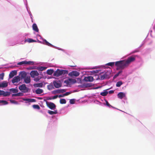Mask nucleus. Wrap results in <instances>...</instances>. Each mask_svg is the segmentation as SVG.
Instances as JSON below:
<instances>
[{"label":"nucleus","instance_id":"nucleus-1","mask_svg":"<svg viewBox=\"0 0 155 155\" xmlns=\"http://www.w3.org/2000/svg\"><path fill=\"white\" fill-rule=\"evenodd\" d=\"M115 65L116 66L122 69L128 66L125 60L117 61L115 62Z\"/></svg>","mask_w":155,"mask_h":155},{"label":"nucleus","instance_id":"nucleus-2","mask_svg":"<svg viewBox=\"0 0 155 155\" xmlns=\"http://www.w3.org/2000/svg\"><path fill=\"white\" fill-rule=\"evenodd\" d=\"M68 73V71L66 70H59L58 69L54 73L55 76L57 77L59 76L62 74H67Z\"/></svg>","mask_w":155,"mask_h":155},{"label":"nucleus","instance_id":"nucleus-3","mask_svg":"<svg viewBox=\"0 0 155 155\" xmlns=\"http://www.w3.org/2000/svg\"><path fill=\"white\" fill-rule=\"evenodd\" d=\"M19 89L22 92L25 93L28 91L29 88L26 87L25 84H22L18 87Z\"/></svg>","mask_w":155,"mask_h":155},{"label":"nucleus","instance_id":"nucleus-4","mask_svg":"<svg viewBox=\"0 0 155 155\" xmlns=\"http://www.w3.org/2000/svg\"><path fill=\"white\" fill-rule=\"evenodd\" d=\"M46 103L47 106L51 109L53 110L55 108L56 105L54 103L47 101Z\"/></svg>","mask_w":155,"mask_h":155},{"label":"nucleus","instance_id":"nucleus-5","mask_svg":"<svg viewBox=\"0 0 155 155\" xmlns=\"http://www.w3.org/2000/svg\"><path fill=\"white\" fill-rule=\"evenodd\" d=\"M135 60V58L134 57H130L128 58L127 59L125 60L126 63L128 66L132 62L134 61Z\"/></svg>","mask_w":155,"mask_h":155},{"label":"nucleus","instance_id":"nucleus-6","mask_svg":"<svg viewBox=\"0 0 155 155\" xmlns=\"http://www.w3.org/2000/svg\"><path fill=\"white\" fill-rule=\"evenodd\" d=\"M53 84L54 87L56 88H58L61 86V84L60 81H54L53 82Z\"/></svg>","mask_w":155,"mask_h":155},{"label":"nucleus","instance_id":"nucleus-7","mask_svg":"<svg viewBox=\"0 0 155 155\" xmlns=\"http://www.w3.org/2000/svg\"><path fill=\"white\" fill-rule=\"evenodd\" d=\"M79 73L76 71H73L69 73L68 75L73 77V76L77 77L79 75Z\"/></svg>","mask_w":155,"mask_h":155},{"label":"nucleus","instance_id":"nucleus-8","mask_svg":"<svg viewBox=\"0 0 155 155\" xmlns=\"http://www.w3.org/2000/svg\"><path fill=\"white\" fill-rule=\"evenodd\" d=\"M31 77L32 78H34L35 76H38L39 74L37 71H32L30 73Z\"/></svg>","mask_w":155,"mask_h":155},{"label":"nucleus","instance_id":"nucleus-9","mask_svg":"<svg viewBox=\"0 0 155 155\" xmlns=\"http://www.w3.org/2000/svg\"><path fill=\"white\" fill-rule=\"evenodd\" d=\"M84 80L87 82H92L94 80V79L93 77L89 76L85 77L84 78Z\"/></svg>","mask_w":155,"mask_h":155},{"label":"nucleus","instance_id":"nucleus-10","mask_svg":"<svg viewBox=\"0 0 155 155\" xmlns=\"http://www.w3.org/2000/svg\"><path fill=\"white\" fill-rule=\"evenodd\" d=\"M20 81V78L19 76H17L14 77L12 80V82L14 83L16 82H18Z\"/></svg>","mask_w":155,"mask_h":155},{"label":"nucleus","instance_id":"nucleus-11","mask_svg":"<svg viewBox=\"0 0 155 155\" xmlns=\"http://www.w3.org/2000/svg\"><path fill=\"white\" fill-rule=\"evenodd\" d=\"M8 83L6 81H4L0 83V87H7Z\"/></svg>","mask_w":155,"mask_h":155},{"label":"nucleus","instance_id":"nucleus-12","mask_svg":"<svg viewBox=\"0 0 155 155\" xmlns=\"http://www.w3.org/2000/svg\"><path fill=\"white\" fill-rule=\"evenodd\" d=\"M23 100L24 101H27L28 102H35L36 100L34 99L31 98H24L23 99Z\"/></svg>","mask_w":155,"mask_h":155},{"label":"nucleus","instance_id":"nucleus-13","mask_svg":"<svg viewBox=\"0 0 155 155\" xmlns=\"http://www.w3.org/2000/svg\"><path fill=\"white\" fill-rule=\"evenodd\" d=\"M17 74V71H16L14 70L12 71L9 74V77L10 78H12L15 75Z\"/></svg>","mask_w":155,"mask_h":155},{"label":"nucleus","instance_id":"nucleus-14","mask_svg":"<svg viewBox=\"0 0 155 155\" xmlns=\"http://www.w3.org/2000/svg\"><path fill=\"white\" fill-rule=\"evenodd\" d=\"M125 96V94L122 92H120L117 94V97L118 98L122 99Z\"/></svg>","mask_w":155,"mask_h":155},{"label":"nucleus","instance_id":"nucleus-15","mask_svg":"<svg viewBox=\"0 0 155 155\" xmlns=\"http://www.w3.org/2000/svg\"><path fill=\"white\" fill-rule=\"evenodd\" d=\"M24 81L26 84H28L31 82L30 77L27 76L24 79Z\"/></svg>","mask_w":155,"mask_h":155},{"label":"nucleus","instance_id":"nucleus-16","mask_svg":"<svg viewBox=\"0 0 155 155\" xmlns=\"http://www.w3.org/2000/svg\"><path fill=\"white\" fill-rule=\"evenodd\" d=\"M108 76L107 73H105L104 74L101 75L100 79L101 80H104L107 78Z\"/></svg>","mask_w":155,"mask_h":155},{"label":"nucleus","instance_id":"nucleus-17","mask_svg":"<svg viewBox=\"0 0 155 155\" xmlns=\"http://www.w3.org/2000/svg\"><path fill=\"white\" fill-rule=\"evenodd\" d=\"M27 74L26 72L25 71L21 72L20 73V77L21 79L25 78L26 77Z\"/></svg>","mask_w":155,"mask_h":155},{"label":"nucleus","instance_id":"nucleus-18","mask_svg":"<svg viewBox=\"0 0 155 155\" xmlns=\"http://www.w3.org/2000/svg\"><path fill=\"white\" fill-rule=\"evenodd\" d=\"M32 28L34 30L37 32H38L39 31V29L38 28V27L36 24H34L32 25Z\"/></svg>","mask_w":155,"mask_h":155},{"label":"nucleus","instance_id":"nucleus-19","mask_svg":"<svg viewBox=\"0 0 155 155\" xmlns=\"http://www.w3.org/2000/svg\"><path fill=\"white\" fill-rule=\"evenodd\" d=\"M10 93L9 92L5 91H2V95L4 97H6L9 96L10 95Z\"/></svg>","mask_w":155,"mask_h":155},{"label":"nucleus","instance_id":"nucleus-20","mask_svg":"<svg viewBox=\"0 0 155 155\" xmlns=\"http://www.w3.org/2000/svg\"><path fill=\"white\" fill-rule=\"evenodd\" d=\"M23 94L22 93L19 92L16 94H13L12 95V97L21 96H23Z\"/></svg>","mask_w":155,"mask_h":155},{"label":"nucleus","instance_id":"nucleus-21","mask_svg":"<svg viewBox=\"0 0 155 155\" xmlns=\"http://www.w3.org/2000/svg\"><path fill=\"white\" fill-rule=\"evenodd\" d=\"M43 92V90L39 88L35 90V93L37 94H40L42 93Z\"/></svg>","mask_w":155,"mask_h":155},{"label":"nucleus","instance_id":"nucleus-22","mask_svg":"<svg viewBox=\"0 0 155 155\" xmlns=\"http://www.w3.org/2000/svg\"><path fill=\"white\" fill-rule=\"evenodd\" d=\"M46 69V67H45L40 66L37 67L36 68L38 71H42L45 70Z\"/></svg>","mask_w":155,"mask_h":155},{"label":"nucleus","instance_id":"nucleus-23","mask_svg":"<svg viewBox=\"0 0 155 155\" xmlns=\"http://www.w3.org/2000/svg\"><path fill=\"white\" fill-rule=\"evenodd\" d=\"M33 85L35 87H42L43 86V84L42 83H39L34 84Z\"/></svg>","mask_w":155,"mask_h":155},{"label":"nucleus","instance_id":"nucleus-24","mask_svg":"<svg viewBox=\"0 0 155 155\" xmlns=\"http://www.w3.org/2000/svg\"><path fill=\"white\" fill-rule=\"evenodd\" d=\"M9 91L13 93H17L18 92L17 89L15 88H11L9 89Z\"/></svg>","mask_w":155,"mask_h":155},{"label":"nucleus","instance_id":"nucleus-25","mask_svg":"<svg viewBox=\"0 0 155 155\" xmlns=\"http://www.w3.org/2000/svg\"><path fill=\"white\" fill-rule=\"evenodd\" d=\"M48 113L51 115L56 114L57 113V110H55V111H52L50 110H49L48 111Z\"/></svg>","mask_w":155,"mask_h":155},{"label":"nucleus","instance_id":"nucleus-26","mask_svg":"<svg viewBox=\"0 0 155 155\" xmlns=\"http://www.w3.org/2000/svg\"><path fill=\"white\" fill-rule=\"evenodd\" d=\"M44 41V42L45 43H44V44L45 45H48L49 46H50V47H53V45H52L50 43L47 41L45 39Z\"/></svg>","mask_w":155,"mask_h":155},{"label":"nucleus","instance_id":"nucleus-27","mask_svg":"<svg viewBox=\"0 0 155 155\" xmlns=\"http://www.w3.org/2000/svg\"><path fill=\"white\" fill-rule=\"evenodd\" d=\"M52 93L53 94H60V89H57L55 90H54L52 91Z\"/></svg>","mask_w":155,"mask_h":155},{"label":"nucleus","instance_id":"nucleus-28","mask_svg":"<svg viewBox=\"0 0 155 155\" xmlns=\"http://www.w3.org/2000/svg\"><path fill=\"white\" fill-rule=\"evenodd\" d=\"M60 102L61 104H65L66 101L64 99H61L60 100Z\"/></svg>","mask_w":155,"mask_h":155},{"label":"nucleus","instance_id":"nucleus-29","mask_svg":"<svg viewBox=\"0 0 155 155\" xmlns=\"http://www.w3.org/2000/svg\"><path fill=\"white\" fill-rule=\"evenodd\" d=\"M122 84L123 82L122 81H119L117 83L116 86L117 87H120Z\"/></svg>","mask_w":155,"mask_h":155},{"label":"nucleus","instance_id":"nucleus-30","mask_svg":"<svg viewBox=\"0 0 155 155\" xmlns=\"http://www.w3.org/2000/svg\"><path fill=\"white\" fill-rule=\"evenodd\" d=\"M53 71L52 70L50 69L48 70L47 71V74L49 75H51L53 72Z\"/></svg>","mask_w":155,"mask_h":155},{"label":"nucleus","instance_id":"nucleus-31","mask_svg":"<svg viewBox=\"0 0 155 155\" xmlns=\"http://www.w3.org/2000/svg\"><path fill=\"white\" fill-rule=\"evenodd\" d=\"M108 92L107 91H105L103 92H101L100 93V94L103 96H106L108 94Z\"/></svg>","mask_w":155,"mask_h":155},{"label":"nucleus","instance_id":"nucleus-32","mask_svg":"<svg viewBox=\"0 0 155 155\" xmlns=\"http://www.w3.org/2000/svg\"><path fill=\"white\" fill-rule=\"evenodd\" d=\"M26 61H23L19 62L17 64L19 65H21L23 64H26Z\"/></svg>","mask_w":155,"mask_h":155},{"label":"nucleus","instance_id":"nucleus-33","mask_svg":"<svg viewBox=\"0 0 155 155\" xmlns=\"http://www.w3.org/2000/svg\"><path fill=\"white\" fill-rule=\"evenodd\" d=\"M114 64V62H109L106 64V65H108L111 67L113 66Z\"/></svg>","mask_w":155,"mask_h":155},{"label":"nucleus","instance_id":"nucleus-34","mask_svg":"<svg viewBox=\"0 0 155 155\" xmlns=\"http://www.w3.org/2000/svg\"><path fill=\"white\" fill-rule=\"evenodd\" d=\"M0 103H3L4 105L7 104H8V102L6 101L0 100Z\"/></svg>","mask_w":155,"mask_h":155},{"label":"nucleus","instance_id":"nucleus-35","mask_svg":"<svg viewBox=\"0 0 155 155\" xmlns=\"http://www.w3.org/2000/svg\"><path fill=\"white\" fill-rule=\"evenodd\" d=\"M26 64H31L32 65H33L34 64V62L31 61H26Z\"/></svg>","mask_w":155,"mask_h":155},{"label":"nucleus","instance_id":"nucleus-36","mask_svg":"<svg viewBox=\"0 0 155 155\" xmlns=\"http://www.w3.org/2000/svg\"><path fill=\"white\" fill-rule=\"evenodd\" d=\"M122 71H119V72H118L114 76V78H116L117 77H118L119 76V75L120 74L122 73Z\"/></svg>","mask_w":155,"mask_h":155},{"label":"nucleus","instance_id":"nucleus-37","mask_svg":"<svg viewBox=\"0 0 155 155\" xmlns=\"http://www.w3.org/2000/svg\"><path fill=\"white\" fill-rule=\"evenodd\" d=\"M33 107L34 108L37 109H40V107L38 105H34L33 106Z\"/></svg>","mask_w":155,"mask_h":155},{"label":"nucleus","instance_id":"nucleus-38","mask_svg":"<svg viewBox=\"0 0 155 155\" xmlns=\"http://www.w3.org/2000/svg\"><path fill=\"white\" fill-rule=\"evenodd\" d=\"M4 75V73H2L0 74V80H3V79Z\"/></svg>","mask_w":155,"mask_h":155},{"label":"nucleus","instance_id":"nucleus-39","mask_svg":"<svg viewBox=\"0 0 155 155\" xmlns=\"http://www.w3.org/2000/svg\"><path fill=\"white\" fill-rule=\"evenodd\" d=\"M28 41L29 43L35 42V41L31 38H28L27 40Z\"/></svg>","mask_w":155,"mask_h":155},{"label":"nucleus","instance_id":"nucleus-40","mask_svg":"<svg viewBox=\"0 0 155 155\" xmlns=\"http://www.w3.org/2000/svg\"><path fill=\"white\" fill-rule=\"evenodd\" d=\"M41 77H38L37 78H35L34 79V81H35L37 82L40 79H41Z\"/></svg>","mask_w":155,"mask_h":155},{"label":"nucleus","instance_id":"nucleus-41","mask_svg":"<svg viewBox=\"0 0 155 155\" xmlns=\"http://www.w3.org/2000/svg\"><path fill=\"white\" fill-rule=\"evenodd\" d=\"M10 102L14 104H18V103L17 101L14 100H10Z\"/></svg>","mask_w":155,"mask_h":155},{"label":"nucleus","instance_id":"nucleus-42","mask_svg":"<svg viewBox=\"0 0 155 155\" xmlns=\"http://www.w3.org/2000/svg\"><path fill=\"white\" fill-rule=\"evenodd\" d=\"M70 103L71 104H74L75 103V100L74 99H71L70 100Z\"/></svg>","mask_w":155,"mask_h":155},{"label":"nucleus","instance_id":"nucleus-43","mask_svg":"<svg viewBox=\"0 0 155 155\" xmlns=\"http://www.w3.org/2000/svg\"><path fill=\"white\" fill-rule=\"evenodd\" d=\"M48 89L49 90H51L53 88V86L52 85H49L48 86Z\"/></svg>","mask_w":155,"mask_h":155},{"label":"nucleus","instance_id":"nucleus-44","mask_svg":"<svg viewBox=\"0 0 155 155\" xmlns=\"http://www.w3.org/2000/svg\"><path fill=\"white\" fill-rule=\"evenodd\" d=\"M71 93V92H68L65 93V94H63V96H65L68 95Z\"/></svg>","mask_w":155,"mask_h":155},{"label":"nucleus","instance_id":"nucleus-45","mask_svg":"<svg viewBox=\"0 0 155 155\" xmlns=\"http://www.w3.org/2000/svg\"><path fill=\"white\" fill-rule=\"evenodd\" d=\"M60 93H63L66 91V90L65 89H60Z\"/></svg>","mask_w":155,"mask_h":155},{"label":"nucleus","instance_id":"nucleus-46","mask_svg":"<svg viewBox=\"0 0 155 155\" xmlns=\"http://www.w3.org/2000/svg\"><path fill=\"white\" fill-rule=\"evenodd\" d=\"M58 97V95H56L54 96L52 98V99H54L57 98Z\"/></svg>","mask_w":155,"mask_h":155},{"label":"nucleus","instance_id":"nucleus-47","mask_svg":"<svg viewBox=\"0 0 155 155\" xmlns=\"http://www.w3.org/2000/svg\"><path fill=\"white\" fill-rule=\"evenodd\" d=\"M106 105L107 106H108L109 107L111 106L110 104L107 101H106Z\"/></svg>","mask_w":155,"mask_h":155},{"label":"nucleus","instance_id":"nucleus-48","mask_svg":"<svg viewBox=\"0 0 155 155\" xmlns=\"http://www.w3.org/2000/svg\"><path fill=\"white\" fill-rule=\"evenodd\" d=\"M139 51V50L138 49L135 50L134 51L132 52V53H134L135 52H138Z\"/></svg>","mask_w":155,"mask_h":155},{"label":"nucleus","instance_id":"nucleus-49","mask_svg":"<svg viewBox=\"0 0 155 155\" xmlns=\"http://www.w3.org/2000/svg\"><path fill=\"white\" fill-rule=\"evenodd\" d=\"M69 66L72 67H74L76 66V65H75L74 64H70Z\"/></svg>","mask_w":155,"mask_h":155},{"label":"nucleus","instance_id":"nucleus-50","mask_svg":"<svg viewBox=\"0 0 155 155\" xmlns=\"http://www.w3.org/2000/svg\"><path fill=\"white\" fill-rule=\"evenodd\" d=\"M109 94H112L114 93V91L113 90H110L109 91Z\"/></svg>","mask_w":155,"mask_h":155},{"label":"nucleus","instance_id":"nucleus-51","mask_svg":"<svg viewBox=\"0 0 155 155\" xmlns=\"http://www.w3.org/2000/svg\"><path fill=\"white\" fill-rule=\"evenodd\" d=\"M64 97V96H63V95H60L58 96V97Z\"/></svg>","mask_w":155,"mask_h":155},{"label":"nucleus","instance_id":"nucleus-52","mask_svg":"<svg viewBox=\"0 0 155 155\" xmlns=\"http://www.w3.org/2000/svg\"><path fill=\"white\" fill-rule=\"evenodd\" d=\"M52 97H48L47 98V99L48 100H52Z\"/></svg>","mask_w":155,"mask_h":155},{"label":"nucleus","instance_id":"nucleus-53","mask_svg":"<svg viewBox=\"0 0 155 155\" xmlns=\"http://www.w3.org/2000/svg\"><path fill=\"white\" fill-rule=\"evenodd\" d=\"M2 91L0 90V96L2 95Z\"/></svg>","mask_w":155,"mask_h":155},{"label":"nucleus","instance_id":"nucleus-54","mask_svg":"<svg viewBox=\"0 0 155 155\" xmlns=\"http://www.w3.org/2000/svg\"><path fill=\"white\" fill-rule=\"evenodd\" d=\"M87 87H90L91 86V85H90L89 84H87Z\"/></svg>","mask_w":155,"mask_h":155},{"label":"nucleus","instance_id":"nucleus-55","mask_svg":"<svg viewBox=\"0 0 155 155\" xmlns=\"http://www.w3.org/2000/svg\"><path fill=\"white\" fill-rule=\"evenodd\" d=\"M38 99H42V98L41 97H38L37 98Z\"/></svg>","mask_w":155,"mask_h":155},{"label":"nucleus","instance_id":"nucleus-56","mask_svg":"<svg viewBox=\"0 0 155 155\" xmlns=\"http://www.w3.org/2000/svg\"><path fill=\"white\" fill-rule=\"evenodd\" d=\"M74 80L75 81V82H76V81L75 80Z\"/></svg>","mask_w":155,"mask_h":155},{"label":"nucleus","instance_id":"nucleus-57","mask_svg":"<svg viewBox=\"0 0 155 155\" xmlns=\"http://www.w3.org/2000/svg\"><path fill=\"white\" fill-rule=\"evenodd\" d=\"M141 47V46H140V48Z\"/></svg>","mask_w":155,"mask_h":155},{"label":"nucleus","instance_id":"nucleus-58","mask_svg":"<svg viewBox=\"0 0 155 155\" xmlns=\"http://www.w3.org/2000/svg\"><path fill=\"white\" fill-rule=\"evenodd\" d=\"M141 47V46H140V48Z\"/></svg>","mask_w":155,"mask_h":155},{"label":"nucleus","instance_id":"nucleus-59","mask_svg":"<svg viewBox=\"0 0 155 155\" xmlns=\"http://www.w3.org/2000/svg\"><path fill=\"white\" fill-rule=\"evenodd\" d=\"M141 47V46H140V48Z\"/></svg>","mask_w":155,"mask_h":155}]
</instances>
